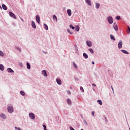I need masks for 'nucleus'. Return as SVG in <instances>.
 Masks as SVG:
<instances>
[{
  "mask_svg": "<svg viewBox=\"0 0 130 130\" xmlns=\"http://www.w3.org/2000/svg\"><path fill=\"white\" fill-rule=\"evenodd\" d=\"M92 86H94V87H96V84L92 83Z\"/></svg>",
  "mask_w": 130,
  "mask_h": 130,
  "instance_id": "nucleus-42",
  "label": "nucleus"
},
{
  "mask_svg": "<svg viewBox=\"0 0 130 130\" xmlns=\"http://www.w3.org/2000/svg\"><path fill=\"white\" fill-rule=\"evenodd\" d=\"M53 20L55 22H57V17H53Z\"/></svg>",
  "mask_w": 130,
  "mask_h": 130,
  "instance_id": "nucleus-27",
  "label": "nucleus"
},
{
  "mask_svg": "<svg viewBox=\"0 0 130 130\" xmlns=\"http://www.w3.org/2000/svg\"><path fill=\"white\" fill-rule=\"evenodd\" d=\"M17 130H21L20 127H18V128H17Z\"/></svg>",
  "mask_w": 130,
  "mask_h": 130,
  "instance_id": "nucleus-45",
  "label": "nucleus"
},
{
  "mask_svg": "<svg viewBox=\"0 0 130 130\" xmlns=\"http://www.w3.org/2000/svg\"><path fill=\"white\" fill-rule=\"evenodd\" d=\"M96 5V9H99V7H100V4H98V3H96L95 4Z\"/></svg>",
  "mask_w": 130,
  "mask_h": 130,
  "instance_id": "nucleus-26",
  "label": "nucleus"
},
{
  "mask_svg": "<svg viewBox=\"0 0 130 130\" xmlns=\"http://www.w3.org/2000/svg\"><path fill=\"white\" fill-rule=\"evenodd\" d=\"M85 2L88 6H91V1H90V0H85Z\"/></svg>",
  "mask_w": 130,
  "mask_h": 130,
  "instance_id": "nucleus-19",
  "label": "nucleus"
},
{
  "mask_svg": "<svg viewBox=\"0 0 130 130\" xmlns=\"http://www.w3.org/2000/svg\"><path fill=\"white\" fill-rule=\"evenodd\" d=\"M90 53H91L92 54L94 53V51L92 49H89L88 50Z\"/></svg>",
  "mask_w": 130,
  "mask_h": 130,
  "instance_id": "nucleus-31",
  "label": "nucleus"
},
{
  "mask_svg": "<svg viewBox=\"0 0 130 130\" xmlns=\"http://www.w3.org/2000/svg\"><path fill=\"white\" fill-rule=\"evenodd\" d=\"M70 27L73 29V30H74L75 29V27L73 26L72 25H70Z\"/></svg>",
  "mask_w": 130,
  "mask_h": 130,
  "instance_id": "nucleus-36",
  "label": "nucleus"
},
{
  "mask_svg": "<svg viewBox=\"0 0 130 130\" xmlns=\"http://www.w3.org/2000/svg\"><path fill=\"white\" fill-rule=\"evenodd\" d=\"M53 17H56V15H53Z\"/></svg>",
  "mask_w": 130,
  "mask_h": 130,
  "instance_id": "nucleus-48",
  "label": "nucleus"
},
{
  "mask_svg": "<svg viewBox=\"0 0 130 130\" xmlns=\"http://www.w3.org/2000/svg\"><path fill=\"white\" fill-rule=\"evenodd\" d=\"M0 70L2 71H4L5 70V67L3 64H0Z\"/></svg>",
  "mask_w": 130,
  "mask_h": 130,
  "instance_id": "nucleus-9",
  "label": "nucleus"
},
{
  "mask_svg": "<svg viewBox=\"0 0 130 130\" xmlns=\"http://www.w3.org/2000/svg\"><path fill=\"white\" fill-rule=\"evenodd\" d=\"M83 122L84 124H85L86 125H88V123H87V121H86V120H84Z\"/></svg>",
  "mask_w": 130,
  "mask_h": 130,
  "instance_id": "nucleus-38",
  "label": "nucleus"
},
{
  "mask_svg": "<svg viewBox=\"0 0 130 130\" xmlns=\"http://www.w3.org/2000/svg\"><path fill=\"white\" fill-rule=\"evenodd\" d=\"M80 90L82 91V92H84V88H83V87L80 86Z\"/></svg>",
  "mask_w": 130,
  "mask_h": 130,
  "instance_id": "nucleus-35",
  "label": "nucleus"
},
{
  "mask_svg": "<svg viewBox=\"0 0 130 130\" xmlns=\"http://www.w3.org/2000/svg\"><path fill=\"white\" fill-rule=\"evenodd\" d=\"M121 52L125 54H129L128 52L127 51L124 50H122Z\"/></svg>",
  "mask_w": 130,
  "mask_h": 130,
  "instance_id": "nucleus-16",
  "label": "nucleus"
},
{
  "mask_svg": "<svg viewBox=\"0 0 130 130\" xmlns=\"http://www.w3.org/2000/svg\"><path fill=\"white\" fill-rule=\"evenodd\" d=\"M97 102L99 103L100 105L102 106V101L99 100L97 101Z\"/></svg>",
  "mask_w": 130,
  "mask_h": 130,
  "instance_id": "nucleus-23",
  "label": "nucleus"
},
{
  "mask_svg": "<svg viewBox=\"0 0 130 130\" xmlns=\"http://www.w3.org/2000/svg\"><path fill=\"white\" fill-rule=\"evenodd\" d=\"M36 21H37V22H38V24H40V17H36Z\"/></svg>",
  "mask_w": 130,
  "mask_h": 130,
  "instance_id": "nucleus-17",
  "label": "nucleus"
},
{
  "mask_svg": "<svg viewBox=\"0 0 130 130\" xmlns=\"http://www.w3.org/2000/svg\"><path fill=\"white\" fill-rule=\"evenodd\" d=\"M7 71L8 73H14V71L11 68H10L7 69Z\"/></svg>",
  "mask_w": 130,
  "mask_h": 130,
  "instance_id": "nucleus-7",
  "label": "nucleus"
},
{
  "mask_svg": "<svg viewBox=\"0 0 130 130\" xmlns=\"http://www.w3.org/2000/svg\"><path fill=\"white\" fill-rule=\"evenodd\" d=\"M80 30V27H79V26H77L76 27V31H78Z\"/></svg>",
  "mask_w": 130,
  "mask_h": 130,
  "instance_id": "nucleus-29",
  "label": "nucleus"
},
{
  "mask_svg": "<svg viewBox=\"0 0 130 130\" xmlns=\"http://www.w3.org/2000/svg\"><path fill=\"white\" fill-rule=\"evenodd\" d=\"M0 117L4 119H6L7 118L6 115L4 114H1Z\"/></svg>",
  "mask_w": 130,
  "mask_h": 130,
  "instance_id": "nucleus-11",
  "label": "nucleus"
},
{
  "mask_svg": "<svg viewBox=\"0 0 130 130\" xmlns=\"http://www.w3.org/2000/svg\"><path fill=\"white\" fill-rule=\"evenodd\" d=\"M70 130H75L73 127L70 126Z\"/></svg>",
  "mask_w": 130,
  "mask_h": 130,
  "instance_id": "nucleus-39",
  "label": "nucleus"
},
{
  "mask_svg": "<svg viewBox=\"0 0 130 130\" xmlns=\"http://www.w3.org/2000/svg\"><path fill=\"white\" fill-rule=\"evenodd\" d=\"M9 16H10V17H16V15L11 12H9Z\"/></svg>",
  "mask_w": 130,
  "mask_h": 130,
  "instance_id": "nucleus-14",
  "label": "nucleus"
},
{
  "mask_svg": "<svg viewBox=\"0 0 130 130\" xmlns=\"http://www.w3.org/2000/svg\"><path fill=\"white\" fill-rule=\"evenodd\" d=\"M42 74L43 75H44V77H47L48 76V75H47V72L46 70H43L42 72Z\"/></svg>",
  "mask_w": 130,
  "mask_h": 130,
  "instance_id": "nucleus-4",
  "label": "nucleus"
},
{
  "mask_svg": "<svg viewBox=\"0 0 130 130\" xmlns=\"http://www.w3.org/2000/svg\"><path fill=\"white\" fill-rule=\"evenodd\" d=\"M30 68H31V67H30V64L29 63H27V69L28 70H30Z\"/></svg>",
  "mask_w": 130,
  "mask_h": 130,
  "instance_id": "nucleus-25",
  "label": "nucleus"
},
{
  "mask_svg": "<svg viewBox=\"0 0 130 130\" xmlns=\"http://www.w3.org/2000/svg\"><path fill=\"white\" fill-rule=\"evenodd\" d=\"M2 8H3V10H5V11H7L8 9L6 5L5 4L2 5Z\"/></svg>",
  "mask_w": 130,
  "mask_h": 130,
  "instance_id": "nucleus-12",
  "label": "nucleus"
},
{
  "mask_svg": "<svg viewBox=\"0 0 130 130\" xmlns=\"http://www.w3.org/2000/svg\"><path fill=\"white\" fill-rule=\"evenodd\" d=\"M44 53H45V54H47V52H44Z\"/></svg>",
  "mask_w": 130,
  "mask_h": 130,
  "instance_id": "nucleus-46",
  "label": "nucleus"
},
{
  "mask_svg": "<svg viewBox=\"0 0 130 130\" xmlns=\"http://www.w3.org/2000/svg\"><path fill=\"white\" fill-rule=\"evenodd\" d=\"M0 8H1V6H0Z\"/></svg>",
  "mask_w": 130,
  "mask_h": 130,
  "instance_id": "nucleus-53",
  "label": "nucleus"
},
{
  "mask_svg": "<svg viewBox=\"0 0 130 130\" xmlns=\"http://www.w3.org/2000/svg\"><path fill=\"white\" fill-rule=\"evenodd\" d=\"M36 17H39V15H37Z\"/></svg>",
  "mask_w": 130,
  "mask_h": 130,
  "instance_id": "nucleus-50",
  "label": "nucleus"
},
{
  "mask_svg": "<svg viewBox=\"0 0 130 130\" xmlns=\"http://www.w3.org/2000/svg\"><path fill=\"white\" fill-rule=\"evenodd\" d=\"M15 128L16 129H17V127L16 126H15Z\"/></svg>",
  "mask_w": 130,
  "mask_h": 130,
  "instance_id": "nucleus-49",
  "label": "nucleus"
},
{
  "mask_svg": "<svg viewBox=\"0 0 130 130\" xmlns=\"http://www.w3.org/2000/svg\"><path fill=\"white\" fill-rule=\"evenodd\" d=\"M14 19H16V18H17V17H14Z\"/></svg>",
  "mask_w": 130,
  "mask_h": 130,
  "instance_id": "nucleus-47",
  "label": "nucleus"
},
{
  "mask_svg": "<svg viewBox=\"0 0 130 130\" xmlns=\"http://www.w3.org/2000/svg\"><path fill=\"white\" fill-rule=\"evenodd\" d=\"M110 38L111 40H113L114 41H115V38H114V36H113V35H110Z\"/></svg>",
  "mask_w": 130,
  "mask_h": 130,
  "instance_id": "nucleus-24",
  "label": "nucleus"
},
{
  "mask_svg": "<svg viewBox=\"0 0 130 130\" xmlns=\"http://www.w3.org/2000/svg\"><path fill=\"white\" fill-rule=\"evenodd\" d=\"M114 29L115 30V31H118V27L117 26V25H114Z\"/></svg>",
  "mask_w": 130,
  "mask_h": 130,
  "instance_id": "nucleus-15",
  "label": "nucleus"
},
{
  "mask_svg": "<svg viewBox=\"0 0 130 130\" xmlns=\"http://www.w3.org/2000/svg\"><path fill=\"white\" fill-rule=\"evenodd\" d=\"M29 117L31 119L35 120L36 118V116L35 114L33 113H29Z\"/></svg>",
  "mask_w": 130,
  "mask_h": 130,
  "instance_id": "nucleus-1",
  "label": "nucleus"
},
{
  "mask_svg": "<svg viewBox=\"0 0 130 130\" xmlns=\"http://www.w3.org/2000/svg\"><path fill=\"white\" fill-rule=\"evenodd\" d=\"M67 93H68V94H69V95H71V92L70 90H68V91H67Z\"/></svg>",
  "mask_w": 130,
  "mask_h": 130,
  "instance_id": "nucleus-37",
  "label": "nucleus"
},
{
  "mask_svg": "<svg viewBox=\"0 0 130 130\" xmlns=\"http://www.w3.org/2000/svg\"><path fill=\"white\" fill-rule=\"evenodd\" d=\"M73 66H74V68L76 69H78V66H77V64L75 62H73Z\"/></svg>",
  "mask_w": 130,
  "mask_h": 130,
  "instance_id": "nucleus-22",
  "label": "nucleus"
},
{
  "mask_svg": "<svg viewBox=\"0 0 130 130\" xmlns=\"http://www.w3.org/2000/svg\"><path fill=\"white\" fill-rule=\"evenodd\" d=\"M31 26H32V28H34V29H36V28L37 27L36 23L34 21H32V22H31Z\"/></svg>",
  "mask_w": 130,
  "mask_h": 130,
  "instance_id": "nucleus-8",
  "label": "nucleus"
},
{
  "mask_svg": "<svg viewBox=\"0 0 130 130\" xmlns=\"http://www.w3.org/2000/svg\"><path fill=\"white\" fill-rule=\"evenodd\" d=\"M127 34H129L130 33V27H128V29L127 30Z\"/></svg>",
  "mask_w": 130,
  "mask_h": 130,
  "instance_id": "nucleus-33",
  "label": "nucleus"
},
{
  "mask_svg": "<svg viewBox=\"0 0 130 130\" xmlns=\"http://www.w3.org/2000/svg\"><path fill=\"white\" fill-rule=\"evenodd\" d=\"M67 103H68V104L69 105H72V101H71V100L68 99L67 100Z\"/></svg>",
  "mask_w": 130,
  "mask_h": 130,
  "instance_id": "nucleus-18",
  "label": "nucleus"
},
{
  "mask_svg": "<svg viewBox=\"0 0 130 130\" xmlns=\"http://www.w3.org/2000/svg\"><path fill=\"white\" fill-rule=\"evenodd\" d=\"M67 31L69 33H70V34H71L72 35L73 34V32L71 31V30L70 29V28H68L67 29Z\"/></svg>",
  "mask_w": 130,
  "mask_h": 130,
  "instance_id": "nucleus-30",
  "label": "nucleus"
},
{
  "mask_svg": "<svg viewBox=\"0 0 130 130\" xmlns=\"http://www.w3.org/2000/svg\"><path fill=\"white\" fill-rule=\"evenodd\" d=\"M8 111L9 113H12L14 112V108L12 106L8 107Z\"/></svg>",
  "mask_w": 130,
  "mask_h": 130,
  "instance_id": "nucleus-2",
  "label": "nucleus"
},
{
  "mask_svg": "<svg viewBox=\"0 0 130 130\" xmlns=\"http://www.w3.org/2000/svg\"><path fill=\"white\" fill-rule=\"evenodd\" d=\"M86 44L87 46L91 47L92 46V43L90 41H87Z\"/></svg>",
  "mask_w": 130,
  "mask_h": 130,
  "instance_id": "nucleus-10",
  "label": "nucleus"
},
{
  "mask_svg": "<svg viewBox=\"0 0 130 130\" xmlns=\"http://www.w3.org/2000/svg\"><path fill=\"white\" fill-rule=\"evenodd\" d=\"M44 28H45V30H48V29H49L48 26L46 23L44 24Z\"/></svg>",
  "mask_w": 130,
  "mask_h": 130,
  "instance_id": "nucleus-20",
  "label": "nucleus"
},
{
  "mask_svg": "<svg viewBox=\"0 0 130 130\" xmlns=\"http://www.w3.org/2000/svg\"><path fill=\"white\" fill-rule=\"evenodd\" d=\"M81 130H84L83 129H81Z\"/></svg>",
  "mask_w": 130,
  "mask_h": 130,
  "instance_id": "nucleus-51",
  "label": "nucleus"
},
{
  "mask_svg": "<svg viewBox=\"0 0 130 130\" xmlns=\"http://www.w3.org/2000/svg\"><path fill=\"white\" fill-rule=\"evenodd\" d=\"M116 19L117 20H120V17H116Z\"/></svg>",
  "mask_w": 130,
  "mask_h": 130,
  "instance_id": "nucleus-41",
  "label": "nucleus"
},
{
  "mask_svg": "<svg viewBox=\"0 0 130 130\" xmlns=\"http://www.w3.org/2000/svg\"><path fill=\"white\" fill-rule=\"evenodd\" d=\"M111 88H112V90L114 91L113 87H112V86H111Z\"/></svg>",
  "mask_w": 130,
  "mask_h": 130,
  "instance_id": "nucleus-44",
  "label": "nucleus"
},
{
  "mask_svg": "<svg viewBox=\"0 0 130 130\" xmlns=\"http://www.w3.org/2000/svg\"><path fill=\"white\" fill-rule=\"evenodd\" d=\"M92 64L93 65H94V64H95V62H94V61H92Z\"/></svg>",
  "mask_w": 130,
  "mask_h": 130,
  "instance_id": "nucleus-43",
  "label": "nucleus"
},
{
  "mask_svg": "<svg viewBox=\"0 0 130 130\" xmlns=\"http://www.w3.org/2000/svg\"><path fill=\"white\" fill-rule=\"evenodd\" d=\"M43 127H44V130H47V126L46 125H43Z\"/></svg>",
  "mask_w": 130,
  "mask_h": 130,
  "instance_id": "nucleus-34",
  "label": "nucleus"
},
{
  "mask_svg": "<svg viewBox=\"0 0 130 130\" xmlns=\"http://www.w3.org/2000/svg\"><path fill=\"white\" fill-rule=\"evenodd\" d=\"M0 56H4V53L3 51H0Z\"/></svg>",
  "mask_w": 130,
  "mask_h": 130,
  "instance_id": "nucleus-32",
  "label": "nucleus"
},
{
  "mask_svg": "<svg viewBox=\"0 0 130 130\" xmlns=\"http://www.w3.org/2000/svg\"><path fill=\"white\" fill-rule=\"evenodd\" d=\"M56 82L58 85H61L62 84V81L60 79H56Z\"/></svg>",
  "mask_w": 130,
  "mask_h": 130,
  "instance_id": "nucleus-6",
  "label": "nucleus"
},
{
  "mask_svg": "<svg viewBox=\"0 0 130 130\" xmlns=\"http://www.w3.org/2000/svg\"><path fill=\"white\" fill-rule=\"evenodd\" d=\"M108 21L110 24H112V23H113V19L112 17H109L108 18Z\"/></svg>",
  "mask_w": 130,
  "mask_h": 130,
  "instance_id": "nucleus-3",
  "label": "nucleus"
},
{
  "mask_svg": "<svg viewBox=\"0 0 130 130\" xmlns=\"http://www.w3.org/2000/svg\"><path fill=\"white\" fill-rule=\"evenodd\" d=\"M83 55L85 57V59L88 58V55L86 53H84Z\"/></svg>",
  "mask_w": 130,
  "mask_h": 130,
  "instance_id": "nucleus-21",
  "label": "nucleus"
},
{
  "mask_svg": "<svg viewBox=\"0 0 130 130\" xmlns=\"http://www.w3.org/2000/svg\"><path fill=\"white\" fill-rule=\"evenodd\" d=\"M117 17H119V16H117Z\"/></svg>",
  "mask_w": 130,
  "mask_h": 130,
  "instance_id": "nucleus-52",
  "label": "nucleus"
},
{
  "mask_svg": "<svg viewBox=\"0 0 130 130\" xmlns=\"http://www.w3.org/2000/svg\"><path fill=\"white\" fill-rule=\"evenodd\" d=\"M67 13L69 16H72V11L70 9L67 10Z\"/></svg>",
  "mask_w": 130,
  "mask_h": 130,
  "instance_id": "nucleus-13",
  "label": "nucleus"
},
{
  "mask_svg": "<svg viewBox=\"0 0 130 130\" xmlns=\"http://www.w3.org/2000/svg\"><path fill=\"white\" fill-rule=\"evenodd\" d=\"M122 42L121 41H120L119 43L118 44V47L119 49H121L122 48Z\"/></svg>",
  "mask_w": 130,
  "mask_h": 130,
  "instance_id": "nucleus-5",
  "label": "nucleus"
},
{
  "mask_svg": "<svg viewBox=\"0 0 130 130\" xmlns=\"http://www.w3.org/2000/svg\"><path fill=\"white\" fill-rule=\"evenodd\" d=\"M20 94H21V95H22V96H24L25 94V92H24V91H20Z\"/></svg>",
  "mask_w": 130,
  "mask_h": 130,
  "instance_id": "nucleus-28",
  "label": "nucleus"
},
{
  "mask_svg": "<svg viewBox=\"0 0 130 130\" xmlns=\"http://www.w3.org/2000/svg\"><path fill=\"white\" fill-rule=\"evenodd\" d=\"M95 114V112H94V111H92V112H91V114H92V115L93 116H94V114Z\"/></svg>",
  "mask_w": 130,
  "mask_h": 130,
  "instance_id": "nucleus-40",
  "label": "nucleus"
}]
</instances>
